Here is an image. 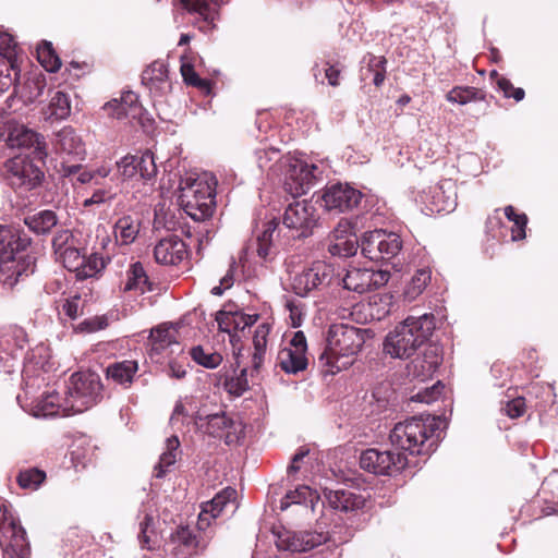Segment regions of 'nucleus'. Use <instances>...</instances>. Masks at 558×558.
Segmentation results:
<instances>
[{
  "label": "nucleus",
  "instance_id": "nucleus-1",
  "mask_svg": "<svg viewBox=\"0 0 558 558\" xmlns=\"http://www.w3.org/2000/svg\"><path fill=\"white\" fill-rule=\"evenodd\" d=\"M438 416L420 415L400 422L390 432L392 449H367L360 457L363 470L378 475H395L408 465L407 453L429 454L435 450L439 435Z\"/></svg>",
  "mask_w": 558,
  "mask_h": 558
},
{
  "label": "nucleus",
  "instance_id": "nucleus-2",
  "mask_svg": "<svg viewBox=\"0 0 558 558\" xmlns=\"http://www.w3.org/2000/svg\"><path fill=\"white\" fill-rule=\"evenodd\" d=\"M365 332L364 329L345 324H333L329 327L326 348L319 356L327 373L336 374L353 364L365 342Z\"/></svg>",
  "mask_w": 558,
  "mask_h": 558
},
{
  "label": "nucleus",
  "instance_id": "nucleus-3",
  "mask_svg": "<svg viewBox=\"0 0 558 558\" xmlns=\"http://www.w3.org/2000/svg\"><path fill=\"white\" fill-rule=\"evenodd\" d=\"M435 327L433 314L409 316L387 333L384 352L392 359H409L429 340Z\"/></svg>",
  "mask_w": 558,
  "mask_h": 558
},
{
  "label": "nucleus",
  "instance_id": "nucleus-4",
  "mask_svg": "<svg viewBox=\"0 0 558 558\" xmlns=\"http://www.w3.org/2000/svg\"><path fill=\"white\" fill-rule=\"evenodd\" d=\"M216 179L209 173L187 175L180 182L179 204L195 221L213 216L216 205Z\"/></svg>",
  "mask_w": 558,
  "mask_h": 558
},
{
  "label": "nucleus",
  "instance_id": "nucleus-5",
  "mask_svg": "<svg viewBox=\"0 0 558 558\" xmlns=\"http://www.w3.org/2000/svg\"><path fill=\"white\" fill-rule=\"evenodd\" d=\"M102 399V384L95 372H77L71 375L66 392L65 411L82 413Z\"/></svg>",
  "mask_w": 558,
  "mask_h": 558
},
{
  "label": "nucleus",
  "instance_id": "nucleus-6",
  "mask_svg": "<svg viewBox=\"0 0 558 558\" xmlns=\"http://www.w3.org/2000/svg\"><path fill=\"white\" fill-rule=\"evenodd\" d=\"M361 252L371 260H389L402 248V241L397 233L373 230L364 233L361 240Z\"/></svg>",
  "mask_w": 558,
  "mask_h": 558
},
{
  "label": "nucleus",
  "instance_id": "nucleus-7",
  "mask_svg": "<svg viewBox=\"0 0 558 558\" xmlns=\"http://www.w3.org/2000/svg\"><path fill=\"white\" fill-rule=\"evenodd\" d=\"M197 428L215 438H223L227 445L239 442L244 435L242 422L234 421L226 413H215L209 415L198 414L195 417Z\"/></svg>",
  "mask_w": 558,
  "mask_h": 558
},
{
  "label": "nucleus",
  "instance_id": "nucleus-8",
  "mask_svg": "<svg viewBox=\"0 0 558 558\" xmlns=\"http://www.w3.org/2000/svg\"><path fill=\"white\" fill-rule=\"evenodd\" d=\"M363 197L361 191L348 183L327 185L322 194L323 206L328 211L345 213L359 206Z\"/></svg>",
  "mask_w": 558,
  "mask_h": 558
},
{
  "label": "nucleus",
  "instance_id": "nucleus-9",
  "mask_svg": "<svg viewBox=\"0 0 558 558\" xmlns=\"http://www.w3.org/2000/svg\"><path fill=\"white\" fill-rule=\"evenodd\" d=\"M307 343L303 331L294 332L289 344L277 355V365L287 374H298L307 367Z\"/></svg>",
  "mask_w": 558,
  "mask_h": 558
},
{
  "label": "nucleus",
  "instance_id": "nucleus-10",
  "mask_svg": "<svg viewBox=\"0 0 558 558\" xmlns=\"http://www.w3.org/2000/svg\"><path fill=\"white\" fill-rule=\"evenodd\" d=\"M318 167L302 159L290 161L284 177V190L292 196L306 194L314 184Z\"/></svg>",
  "mask_w": 558,
  "mask_h": 558
},
{
  "label": "nucleus",
  "instance_id": "nucleus-11",
  "mask_svg": "<svg viewBox=\"0 0 558 558\" xmlns=\"http://www.w3.org/2000/svg\"><path fill=\"white\" fill-rule=\"evenodd\" d=\"M390 274L385 270L351 267L343 278V287L356 293H365L385 286Z\"/></svg>",
  "mask_w": 558,
  "mask_h": 558
},
{
  "label": "nucleus",
  "instance_id": "nucleus-12",
  "mask_svg": "<svg viewBox=\"0 0 558 558\" xmlns=\"http://www.w3.org/2000/svg\"><path fill=\"white\" fill-rule=\"evenodd\" d=\"M118 172L124 180L140 178L151 181L157 174V166L153 153L145 151L141 156L126 155L117 162Z\"/></svg>",
  "mask_w": 558,
  "mask_h": 558
},
{
  "label": "nucleus",
  "instance_id": "nucleus-13",
  "mask_svg": "<svg viewBox=\"0 0 558 558\" xmlns=\"http://www.w3.org/2000/svg\"><path fill=\"white\" fill-rule=\"evenodd\" d=\"M5 168L13 187H23L29 191L38 186L44 178V172L32 161L23 157L9 159Z\"/></svg>",
  "mask_w": 558,
  "mask_h": 558
},
{
  "label": "nucleus",
  "instance_id": "nucleus-14",
  "mask_svg": "<svg viewBox=\"0 0 558 558\" xmlns=\"http://www.w3.org/2000/svg\"><path fill=\"white\" fill-rule=\"evenodd\" d=\"M326 541L327 536L324 533L283 530L277 533L276 545L279 550L305 553L326 543Z\"/></svg>",
  "mask_w": 558,
  "mask_h": 558
},
{
  "label": "nucleus",
  "instance_id": "nucleus-15",
  "mask_svg": "<svg viewBox=\"0 0 558 558\" xmlns=\"http://www.w3.org/2000/svg\"><path fill=\"white\" fill-rule=\"evenodd\" d=\"M315 207L306 202L299 201L290 204L283 215V225L299 232L298 236H307L316 225Z\"/></svg>",
  "mask_w": 558,
  "mask_h": 558
},
{
  "label": "nucleus",
  "instance_id": "nucleus-16",
  "mask_svg": "<svg viewBox=\"0 0 558 558\" xmlns=\"http://www.w3.org/2000/svg\"><path fill=\"white\" fill-rule=\"evenodd\" d=\"M330 269L323 262H316L311 267L296 274L292 280V289L300 296L307 295L312 290L323 286L329 278Z\"/></svg>",
  "mask_w": 558,
  "mask_h": 558
},
{
  "label": "nucleus",
  "instance_id": "nucleus-17",
  "mask_svg": "<svg viewBox=\"0 0 558 558\" xmlns=\"http://www.w3.org/2000/svg\"><path fill=\"white\" fill-rule=\"evenodd\" d=\"M35 257L21 255L19 258L0 259V283L12 289L22 277L34 271Z\"/></svg>",
  "mask_w": 558,
  "mask_h": 558
},
{
  "label": "nucleus",
  "instance_id": "nucleus-18",
  "mask_svg": "<svg viewBox=\"0 0 558 558\" xmlns=\"http://www.w3.org/2000/svg\"><path fill=\"white\" fill-rule=\"evenodd\" d=\"M258 319V315H248L240 311L238 305L228 303L216 314L218 328L222 332L231 333L232 331L244 330L246 327L254 325Z\"/></svg>",
  "mask_w": 558,
  "mask_h": 558
},
{
  "label": "nucleus",
  "instance_id": "nucleus-19",
  "mask_svg": "<svg viewBox=\"0 0 558 558\" xmlns=\"http://www.w3.org/2000/svg\"><path fill=\"white\" fill-rule=\"evenodd\" d=\"M31 239L9 226L0 225V259L19 258L26 253Z\"/></svg>",
  "mask_w": 558,
  "mask_h": 558
},
{
  "label": "nucleus",
  "instance_id": "nucleus-20",
  "mask_svg": "<svg viewBox=\"0 0 558 558\" xmlns=\"http://www.w3.org/2000/svg\"><path fill=\"white\" fill-rule=\"evenodd\" d=\"M7 142L11 148H34V155L37 160L44 161L47 157L44 137L24 125L13 128Z\"/></svg>",
  "mask_w": 558,
  "mask_h": 558
},
{
  "label": "nucleus",
  "instance_id": "nucleus-21",
  "mask_svg": "<svg viewBox=\"0 0 558 558\" xmlns=\"http://www.w3.org/2000/svg\"><path fill=\"white\" fill-rule=\"evenodd\" d=\"M235 497L236 490L232 487H227L218 493L210 501L204 504L198 515V529L206 530L210 525V521L218 518L225 509L230 506L234 508Z\"/></svg>",
  "mask_w": 558,
  "mask_h": 558
},
{
  "label": "nucleus",
  "instance_id": "nucleus-22",
  "mask_svg": "<svg viewBox=\"0 0 558 558\" xmlns=\"http://www.w3.org/2000/svg\"><path fill=\"white\" fill-rule=\"evenodd\" d=\"M186 255V244L178 235L161 239L154 248L155 260L161 265H178Z\"/></svg>",
  "mask_w": 558,
  "mask_h": 558
},
{
  "label": "nucleus",
  "instance_id": "nucleus-23",
  "mask_svg": "<svg viewBox=\"0 0 558 558\" xmlns=\"http://www.w3.org/2000/svg\"><path fill=\"white\" fill-rule=\"evenodd\" d=\"M142 82L150 93L159 96L171 92L172 85L169 78L168 66L163 61H154L142 74Z\"/></svg>",
  "mask_w": 558,
  "mask_h": 558
},
{
  "label": "nucleus",
  "instance_id": "nucleus-24",
  "mask_svg": "<svg viewBox=\"0 0 558 558\" xmlns=\"http://www.w3.org/2000/svg\"><path fill=\"white\" fill-rule=\"evenodd\" d=\"M457 206V190L452 180H444L430 190V213H450Z\"/></svg>",
  "mask_w": 558,
  "mask_h": 558
},
{
  "label": "nucleus",
  "instance_id": "nucleus-25",
  "mask_svg": "<svg viewBox=\"0 0 558 558\" xmlns=\"http://www.w3.org/2000/svg\"><path fill=\"white\" fill-rule=\"evenodd\" d=\"M441 362L439 350L435 345H427L422 355L416 356L408 365L409 374L421 380L430 378Z\"/></svg>",
  "mask_w": 558,
  "mask_h": 558
},
{
  "label": "nucleus",
  "instance_id": "nucleus-26",
  "mask_svg": "<svg viewBox=\"0 0 558 558\" xmlns=\"http://www.w3.org/2000/svg\"><path fill=\"white\" fill-rule=\"evenodd\" d=\"M323 494L328 506L341 512L359 510L365 504V498L351 489L324 488Z\"/></svg>",
  "mask_w": 558,
  "mask_h": 558
},
{
  "label": "nucleus",
  "instance_id": "nucleus-27",
  "mask_svg": "<svg viewBox=\"0 0 558 558\" xmlns=\"http://www.w3.org/2000/svg\"><path fill=\"white\" fill-rule=\"evenodd\" d=\"M184 10L198 15L208 26H214L218 15V7L223 0H179Z\"/></svg>",
  "mask_w": 558,
  "mask_h": 558
},
{
  "label": "nucleus",
  "instance_id": "nucleus-28",
  "mask_svg": "<svg viewBox=\"0 0 558 558\" xmlns=\"http://www.w3.org/2000/svg\"><path fill=\"white\" fill-rule=\"evenodd\" d=\"M386 63L387 60L383 56H365L360 71L361 80H372L376 87L381 86L386 78Z\"/></svg>",
  "mask_w": 558,
  "mask_h": 558
},
{
  "label": "nucleus",
  "instance_id": "nucleus-29",
  "mask_svg": "<svg viewBox=\"0 0 558 558\" xmlns=\"http://www.w3.org/2000/svg\"><path fill=\"white\" fill-rule=\"evenodd\" d=\"M54 146L68 155L82 156L85 153L81 136L71 126H64L56 133Z\"/></svg>",
  "mask_w": 558,
  "mask_h": 558
},
{
  "label": "nucleus",
  "instance_id": "nucleus-30",
  "mask_svg": "<svg viewBox=\"0 0 558 558\" xmlns=\"http://www.w3.org/2000/svg\"><path fill=\"white\" fill-rule=\"evenodd\" d=\"M141 221L132 216H123L117 220L113 228L116 241L122 245L133 243L140 232Z\"/></svg>",
  "mask_w": 558,
  "mask_h": 558
},
{
  "label": "nucleus",
  "instance_id": "nucleus-31",
  "mask_svg": "<svg viewBox=\"0 0 558 558\" xmlns=\"http://www.w3.org/2000/svg\"><path fill=\"white\" fill-rule=\"evenodd\" d=\"M137 369L136 361L124 360L110 364L106 369V375L117 384H131Z\"/></svg>",
  "mask_w": 558,
  "mask_h": 558
},
{
  "label": "nucleus",
  "instance_id": "nucleus-32",
  "mask_svg": "<svg viewBox=\"0 0 558 558\" xmlns=\"http://www.w3.org/2000/svg\"><path fill=\"white\" fill-rule=\"evenodd\" d=\"M9 530L11 539L5 550L7 554H14L12 558H29V546L26 542L25 530L15 522L9 524Z\"/></svg>",
  "mask_w": 558,
  "mask_h": 558
},
{
  "label": "nucleus",
  "instance_id": "nucleus-33",
  "mask_svg": "<svg viewBox=\"0 0 558 558\" xmlns=\"http://www.w3.org/2000/svg\"><path fill=\"white\" fill-rule=\"evenodd\" d=\"M25 225L37 234H46L58 223V217L52 210H41L24 219Z\"/></svg>",
  "mask_w": 558,
  "mask_h": 558
},
{
  "label": "nucleus",
  "instance_id": "nucleus-34",
  "mask_svg": "<svg viewBox=\"0 0 558 558\" xmlns=\"http://www.w3.org/2000/svg\"><path fill=\"white\" fill-rule=\"evenodd\" d=\"M126 275L124 291H135L143 294L150 290L148 276L140 262L132 264Z\"/></svg>",
  "mask_w": 558,
  "mask_h": 558
},
{
  "label": "nucleus",
  "instance_id": "nucleus-35",
  "mask_svg": "<svg viewBox=\"0 0 558 558\" xmlns=\"http://www.w3.org/2000/svg\"><path fill=\"white\" fill-rule=\"evenodd\" d=\"M446 99L449 102L466 105L475 101H485L486 95L483 90L471 86H456L447 93Z\"/></svg>",
  "mask_w": 558,
  "mask_h": 558
},
{
  "label": "nucleus",
  "instance_id": "nucleus-36",
  "mask_svg": "<svg viewBox=\"0 0 558 558\" xmlns=\"http://www.w3.org/2000/svg\"><path fill=\"white\" fill-rule=\"evenodd\" d=\"M112 106H118L119 110L114 112L117 119L137 114V95L133 92H125L120 99H112L104 106V110H109Z\"/></svg>",
  "mask_w": 558,
  "mask_h": 558
},
{
  "label": "nucleus",
  "instance_id": "nucleus-37",
  "mask_svg": "<svg viewBox=\"0 0 558 558\" xmlns=\"http://www.w3.org/2000/svg\"><path fill=\"white\" fill-rule=\"evenodd\" d=\"M180 441L177 436H171L166 440V450L161 453L158 464L155 466V476L158 478L163 477L167 469L173 465L177 461Z\"/></svg>",
  "mask_w": 558,
  "mask_h": 558
},
{
  "label": "nucleus",
  "instance_id": "nucleus-38",
  "mask_svg": "<svg viewBox=\"0 0 558 558\" xmlns=\"http://www.w3.org/2000/svg\"><path fill=\"white\" fill-rule=\"evenodd\" d=\"M0 54L3 56L10 65V70L13 72L14 77L10 78L11 83H16L20 77V69L17 66V53L16 43L13 37L8 34L0 32Z\"/></svg>",
  "mask_w": 558,
  "mask_h": 558
},
{
  "label": "nucleus",
  "instance_id": "nucleus-39",
  "mask_svg": "<svg viewBox=\"0 0 558 558\" xmlns=\"http://www.w3.org/2000/svg\"><path fill=\"white\" fill-rule=\"evenodd\" d=\"M60 397L56 392H50L44 396L40 400L37 401L35 405V415L36 416H53V415H69L72 411H63L65 405H61L59 403Z\"/></svg>",
  "mask_w": 558,
  "mask_h": 558
},
{
  "label": "nucleus",
  "instance_id": "nucleus-40",
  "mask_svg": "<svg viewBox=\"0 0 558 558\" xmlns=\"http://www.w3.org/2000/svg\"><path fill=\"white\" fill-rule=\"evenodd\" d=\"M174 330L167 327H157L150 331L151 352L159 354L172 344H177Z\"/></svg>",
  "mask_w": 558,
  "mask_h": 558
},
{
  "label": "nucleus",
  "instance_id": "nucleus-41",
  "mask_svg": "<svg viewBox=\"0 0 558 558\" xmlns=\"http://www.w3.org/2000/svg\"><path fill=\"white\" fill-rule=\"evenodd\" d=\"M71 112V104L69 96L57 90L50 98L48 106L49 118L65 119Z\"/></svg>",
  "mask_w": 558,
  "mask_h": 558
},
{
  "label": "nucleus",
  "instance_id": "nucleus-42",
  "mask_svg": "<svg viewBox=\"0 0 558 558\" xmlns=\"http://www.w3.org/2000/svg\"><path fill=\"white\" fill-rule=\"evenodd\" d=\"M46 86L45 78L40 75H33L27 77L24 84L20 87L19 93L25 102H33L43 95Z\"/></svg>",
  "mask_w": 558,
  "mask_h": 558
},
{
  "label": "nucleus",
  "instance_id": "nucleus-43",
  "mask_svg": "<svg viewBox=\"0 0 558 558\" xmlns=\"http://www.w3.org/2000/svg\"><path fill=\"white\" fill-rule=\"evenodd\" d=\"M37 59L48 72H57L61 66V60L50 43L44 41L37 47Z\"/></svg>",
  "mask_w": 558,
  "mask_h": 558
},
{
  "label": "nucleus",
  "instance_id": "nucleus-44",
  "mask_svg": "<svg viewBox=\"0 0 558 558\" xmlns=\"http://www.w3.org/2000/svg\"><path fill=\"white\" fill-rule=\"evenodd\" d=\"M319 496L308 486H300L295 490L289 492L281 500L280 509L286 510L292 504L314 502Z\"/></svg>",
  "mask_w": 558,
  "mask_h": 558
},
{
  "label": "nucleus",
  "instance_id": "nucleus-45",
  "mask_svg": "<svg viewBox=\"0 0 558 558\" xmlns=\"http://www.w3.org/2000/svg\"><path fill=\"white\" fill-rule=\"evenodd\" d=\"M106 267V262L99 254H90L87 258L84 256L83 265L76 272L80 279L92 278L99 274Z\"/></svg>",
  "mask_w": 558,
  "mask_h": 558
},
{
  "label": "nucleus",
  "instance_id": "nucleus-46",
  "mask_svg": "<svg viewBox=\"0 0 558 558\" xmlns=\"http://www.w3.org/2000/svg\"><path fill=\"white\" fill-rule=\"evenodd\" d=\"M190 354L194 362L206 368H216L222 362V356L220 353L206 351L201 345L192 348Z\"/></svg>",
  "mask_w": 558,
  "mask_h": 558
},
{
  "label": "nucleus",
  "instance_id": "nucleus-47",
  "mask_svg": "<svg viewBox=\"0 0 558 558\" xmlns=\"http://www.w3.org/2000/svg\"><path fill=\"white\" fill-rule=\"evenodd\" d=\"M359 247L355 236L343 240H329L328 252L333 256L350 257L353 256Z\"/></svg>",
  "mask_w": 558,
  "mask_h": 558
},
{
  "label": "nucleus",
  "instance_id": "nucleus-48",
  "mask_svg": "<svg viewBox=\"0 0 558 558\" xmlns=\"http://www.w3.org/2000/svg\"><path fill=\"white\" fill-rule=\"evenodd\" d=\"M223 387L228 393L234 397L242 396L248 388L246 369L243 368L240 373H234V375L227 377L225 379Z\"/></svg>",
  "mask_w": 558,
  "mask_h": 558
},
{
  "label": "nucleus",
  "instance_id": "nucleus-49",
  "mask_svg": "<svg viewBox=\"0 0 558 558\" xmlns=\"http://www.w3.org/2000/svg\"><path fill=\"white\" fill-rule=\"evenodd\" d=\"M45 478L46 473L44 471L38 469H28L20 472L17 483L22 488L37 489Z\"/></svg>",
  "mask_w": 558,
  "mask_h": 558
},
{
  "label": "nucleus",
  "instance_id": "nucleus-50",
  "mask_svg": "<svg viewBox=\"0 0 558 558\" xmlns=\"http://www.w3.org/2000/svg\"><path fill=\"white\" fill-rule=\"evenodd\" d=\"M56 258L61 262L66 269L75 272H77L80 266H82L84 262V255L81 254L76 244L63 251L61 254L56 256Z\"/></svg>",
  "mask_w": 558,
  "mask_h": 558
},
{
  "label": "nucleus",
  "instance_id": "nucleus-51",
  "mask_svg": "<svg viewBox=\"0 0 558 558\" xmlns=\"http://www.w3.org/2000/svg\"><path fill=\"white\" fill-rule=\"evenodd\" d=\"M430 281V271L427 269H418L414 274L407 288V295L410 298H415L423 292V290L427 287Z\"/></svg>",
  "mask_w": 558,
  "mask_h": 558
},
{
  "label": "nucleus",
  "instance_id": "nucleus-52",
  "mask_svg": "<svg viewBox=\"0 0 558 558\" xmlns=\"http://www.w3.org/2000/svg\"><path fill=\"white\" fill-rule=\"evenodd\" d=\"M445 386L440 380H437L429 387L421 389L418 392L411 397V401L430 404L439 399Z\"/></svg>",
  "mask_w": 558,
  "mask_h": 558
},
{
  "label": "nucleus",
  "instance_id": "nucleus-53",
  "mask_svg": "<svg viewBox=\"0 0 558 558\" xmlns=\"http://www.w3.org/2000/svg\"><path fill=\"white\" fill-rule=\"evenodd\" d=\"M181 74L183 81L191 86L197 87L199 89H208L209 82L207 80H203L195 72L194 66L190 63H183L181 65Z\"/></svg>",
  "mask_w": 558,
  "mask_h": 558
},
{
  "label": "nucleus",
  "instance_id": "nucleus-54",
  "mask_svg": "<svg viewBox=\"0 0 558 558\" xmlns=\"http://www.w3.org/2000/svg\"><path fill=\"white\" fill-rule=\"evenodd\" d=\"M75 244L76 241L69 230L59 231L52 239V247L56 256Z\"/></svg>",
  "mask_w": 558,
  "mask_h": 558
},
{
  "label": "nucleus",
  "instance_id": "nucleus-55",
  "mask_svg": "<svg viewBox=\"0 0 558 558\" xmlns=\"http://www.w3.org/2000/svg\"><path fill=\"white\" fill-rule=\"evenodd\" d=\"M497 85L506 98H513L515 101H521L525 96L523 88L514 87L513 84L506 77H498Z\"/></svg>",
  "mask_w": 558,
  "mask_h": 558
},
{
  "label": "nucleus",
  "instance_id": "nucleus-56",
  "mask_svg": "<svg viewBox=\"0 0 558 558\" xmlns=\"http://www.w3.org/2000/svg\"><path fill=\"white\" fill-rule=\"evenodd\" d=\"M354 225L348 218H341L335 229L329 235V240H343L345 238L354 236Z\"/></svg>",
  "mask_w": 558,
  "mask_h": 558
},
{
  "label": "nucleus",
  "instance_id": "nucleus-57",
  "mask_svg": "<svg viewBox=\"0 0 558 558\" xmlns=\"http://www.w3.org/2000/svg\"><path fill=\"white\" fill-rule=\"evenodd\" d=\"M109 325L108 317L106 315L94 316L83 320L78 325V329L85 332H96L107 328Z\"/></svg>",
  "mask_w": 558,
  "mask_h": 558
},
{
  "label": "nucleus",
  "instance_id": "nucleus-58",
  "mask_svg": "<svg viewBox=\"0 0 558 558\" xmlns=\"http://www.w3.org/2000/svg\"><path fill=\"white\" fill-rule=\"evenodd\" d=\"M61 311L70 319H76L82 313L81 296L74 295L63 300Z\"/></svg>",
  "mask_w": 558,
  "mask_h": 558
},
{
  "label": "nucleus",
  "instance_id": "nucleus-59",
  "mask_svg": "<svg viewBox=\"0 0 558 558\" xmlns=\"http://www.w3.org/2000/svg\"><path fill=\"white\" fill-rule=\"evenodd\" d=\"M271 324L268 322H263L256 327L253 336L254 347L267 350L268 337L271 331Z\"/></svg>",
  "mask_w": 558,
  "mask_h": 558
},
{
  "label": "nucleus",
  "instance_id": "nucleus-60",
  "mask_svg": "<svg viewBox=\"0 0 558 558\" xmlns=\"http://www.w3.org/2000/svg\"><path fill=\"white\" fill-rule=\"evenodd\" d=\"M236 269L235 262L232 260L226 275L220 279V284L211 289V294L221 295L223 290L229 289L234 283V271Z\"/></svg>",
  "mask_w": 558,
  "mask_h": 558
},
{
  "label": "nucleus",
  "instance_id": "nucleus-61",
  "mask_svg": "<svg viewBox=\"0 0 558 558\" xmlns=\"http://www.w3.org/2000/svg\"><path fill=\"white\" fill-rule=\"evenodd\" d=\"M153 517L150 514H145L144 520L140 523V534L138 538L144 548L150 549V533H153Z\"/></svg>",
  "mask_w": 558,
  "mask_h": 558
},
{
  "label": "nucleus",
  "instance_id": "nucleus-62",
  "mask_svg": "<svg viewBox=\"0 0 558 558\" xmlns=\"http://www.w3.org/2000/svg\"><path fill=\"white\" fill-rule=\"evenodd\" d=\"M504 411L511 418L520 417L525 412V400L523 398H514L506 403Z\"/></svg>",
  "mask_w": 558,
  "mask_h": 558
},
{
  "label": "nucleus",
  "instance_id": "nucleus-63",
  "mask_svg": "<svg viewBox=\"0 0 558 558\" xmlns=\"http://www.w3.org/2000/svg\"><path fill=\"white\" fill-rule=\"evenodd\" d=\"M177 539L189 547H197L198 542L196 541V535L189 526H180L177 531Z\"/></svg>",
  "mask_w": 558,
  "mask_h": 558
},
{
  "label": "nucleus",
  "instance_id": "nucleus-64",
  "mask_svg": "<svg viewBox=\"0 0 558 558\" xmlns=\"http://www.w3.org/2000/svg\"><path fill=\"white\" fill-rule=\"evenodd\" d=\"M284 307L290 313V319L293 327H298L302 322V308L301 304L296 303L293 300H287L284 303Z\"/></svg>",
  "mask_w": 558,
  "mask_h": 558
}]
</instances>
